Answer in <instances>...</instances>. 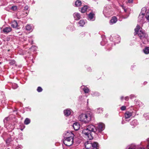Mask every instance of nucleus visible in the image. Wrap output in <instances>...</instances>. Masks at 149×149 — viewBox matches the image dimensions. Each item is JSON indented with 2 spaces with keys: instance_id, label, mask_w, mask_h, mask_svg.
I'll return each mask as SVG.
<instances>
[{
  "instance_id": "nucleus-1",
  "label": "nucleus",
  "mask_w": 149,
  "mask_h": 149,
  "mask_svg": "<svg viewBox=\"0 0 149 149\" xmlns=\"http://www.w3.org/2000/svg\"><path fill=\"white\" fill-rule=\"evenodd\" d=\"M93 132L96 134V129L93 125H88L86 128L84 129L82 131L83 136L88 139L91 140L93 136L91 133Z\"/></svg>"
},
{
  "instance_id": "nucleus-2",
  "label": "nucleus",
  "mask_w": 149,
  "mask_h": 149,
  "mask_svg": "<svg viewBox=\"0 0 149 149\" xmlns=\"http://www.w3.org/2000/svg\"><path fill=\"white\" fill-rule=\"evenodd\" d=\"M73 135L71 132H67L64 135V143L66 146H70L73 143Z\"/></svg>"
},
{
  "instance_id": "nucleus-3",
  "label": "nucleus",
  "mask_w": 149,
  "mask_h": 149,
  "mask_svg": "<svg viewBox=\"0 0 149 149\" xmlns=\"http://www.w3.org/2000/svg\"><path fill=\"white\" fill-rule=\"evenodd\" d=\"M135 31L136 33H137L138 35L140 37V39L143 42L144 40H147V35L145 33L143 30H140V26L139 25H137L136 28L135 29Z\"/></svg>"
},
{
  "instance_id": "nucleus-4",
  "label": "nucleus",
  "mask_w": 149,
  "mask_h": 149,
  "mask_svg": "<svg viewBox=\"0 0 149 149\" xmlns=\"http://www.w3.org/2000/svg\"><path fill=\"white\" fill-rule=\"evenodd\" d=\"M92 114L90 113H83L80 115L79 117V120L81 122L85 123H88L91 119Z\"/></svg>"
},
{
  "instance_id": "nucleus-5",
  "label": "nucleus",
  "mask_w": 149,
  "mask_h": 149,
  "mask_svg": "<svg viewBox=\"0 0 149 149\" xmlns=\"http://www.w3.org/2000/svg\"><path fill=\"white\" fill-rule=\"evenodd\" d=\"M104 125L102 123H100L97 124V126L96 129V134L100 132L104 129Z\"/></svg>"
},
{
  "instance_id": "nucleus-6",
  "label": "nucleus",
  "mask_w": 149,
  "mask_h": 149,
  "mask_svg": "<svg viewBox=\"0 0 149 149\" xmlns=\"http://www.w3.org/2000/svg\"><path fill=\"white\" fill-rule=\"evenodd\" d=\"M86 148L84 149H91L92 148V143L89 141H87L85 143Z\"/></svg>"
},
{
  "instance_id": "nucleus-7",
  "label": "nucleus",
  "mask_w": 149,
  "mask_h": 149,
  "mask_svg": "<svg viewBox=\"0 0 149 149\" xmlns=\"http://www.w3.org/2000/svg\"><path fill=\"white\" fill-rule=\"evenodd\" d=\"M144 15H142L140 14L139 15L138 17V21L141 22V23H143L144 22V20L145 19Z\"/></svg>"
},
{
  "instance_id": "nucleus-8",
  "label": "nucleus",
  "mask_w": 149,
  "mask_h": 149,
  "mask_svg": "<svg viewBox=\"0 0 149 149\" xmlns=\"http://www.w3.org/2000/svg\"><path fill=\"white\" fill-rule=\"evenodd\" d=\"M12 29L10 27H7L3 28L2 31L4 33H7L10 32Z\"/></svg>"
},
{
  "instance_id": "nucleus-9",
  "label": "nucleus",
  "mask_w": 149,
  "mask_h": 149,
  "mask_svg": "<svg viewBox=\"0 0 149 149\" xmlns=\"http://www.w3.org/2000/svg\"><path fill=\"white\" fill-rule=\"evenodd\" d=\"M88 19L94 21L95 20V14L92 12L91 13L88 15Z\"/></svg>"
},
{
  "instance_id": "nucleus-10",
  "label": "nucleus",
  "mask_w": 149,
  "mask_h": 149,
  "mask_svg": "<svg viewBox=\"0 0 149 149\" xmlns=\"http://www.w3.org/2000/svg\"><path fill=\"white\" fill-rule=\"evenodd\" d=\"M73 127L75 130H78L80 127L79 124L77 122L74 123L73 125Z\"/></svg>"
},
{
  "instance_id": "nucleus-11",
  "label": "nucleus",
  "mask_w": 149,
  "mask_h": 149,
  "mask_svg": "<svg viewBox=\"0 0 149 149\" xmlns=\"http://www.w3.org/2000/svg\"><path fill=\"white\" fill-rule=\"evenodd\" d=\"M73 15L75 20H78L80 18V14L78 13H75L73 14Z\"/></svg>"
},
{
  "instance_id": "nucleus-12",
  "label": "nucleus",
  "mask_w": 149,
  "mask_h": 149,
  "mask_svg": "<svg viewBox=\"0 0 149 149\" xmlns=\"http://www.w3.org/2000/svg\"><path fill=\"white\" fill-rule=\"evenodd\" d=\"M132 112L129 111H127L125 114V118L126 119L129 118L132 116Z\"/></svg>"
},
{
  "instance_id": "nucleus-13",
  "label": "nucleus",
  "mask_w": 149,
  "mask_h": 149,
  "mask_svg": "<svg viewBox=\"0 0 149 149\" xmlns=\"http://www.w3.org/2000/svg\"><path fill=\"white\" fill-rule=\"evenodd\" d=\"M117 21V18L115 17H113L110 21V24H112L116 23Z\"/></svg>"
},
{
  "instance_id": "nucleus-14",
  "label": "nucleus",
  "mask_w": 149,
  "mask_h": 149,
  "mask_svg": "<svg viewBox=\"0 0 149 149\" xmlns=\"http://www.w3.org/2000/svg\"><path fill=\"white\" fill-rule=\"evenodd\" d=\"M64 113L65 116H68L71 114V111L70 109H66L64 111Z\"/></svg>"
},
{
  "instance_id": "nucleus-15",
  "label": "nucleus",
  "mask_w": 149,
  "mask_h": 149,
  "mask_svg": "<svg viewBox=\"0 0 149 149\" xmlns=\"http://www.w3.org/2000/svg\"><path fill=\"white\" fill-rule=\"evenodd\" d=\"M26 30L31 31L33 30V26L30 24H27L26 26Z\"/></svg>"
},
{
  "instance_id": "nucleus-16",
  "label": "nucleus",
  "mask_w": 149,
  "mask_h": 149,
  "mask_svg": "<svg viewBox=\"0 0 149 149\" xmlns=\"http://www.w3.org/2000/svg\"><path fill=\"white\" fill-rule=\"evenodd\" d=\"M88 6L85 5L83 6L81 9V12L82 13H85L88 10Z\"/></svg>"
},
{
  "instance_id": "nucleus-17",
  "label": "nucleus",
  "mask_w": 149,
  "mask_h": 149,
  "mask_svg": "<svg viewBox=\"0 0 149 149\" xmlns=\"http://www.w3.org/2000/svg\"><path fill=\"white\" fill-rule=\"evenodd\" d=\"M92 148L93 149H98V143L96 142L92 143Z\"/></svg>"
},
{
  "instance_id": "nucleus-18",
  "label": "nucleus",
  "mask_w": 149,
  "mask_h": 149,
  "mask_svg": "<svg viewBox=\"0 0 149 149\" xmlns=\"http://www.w3.org/2000/svg\"><path fill=\"white\" fill-rule=\"evenodd\" d=\"M11 26L13 28H16L18 26L17 22L15 20L13 21L11 23Z\"/></svg>"
},
{
  "instance_id": "nucleus-19",
  "label": "nucleus",
  "mask_w": 149,
  "mask_h": 149,
  "mask_svg": "<svg viewBox=\"0 0 149 149\" xmlns=\"http://www.w3.org/2000/svg\"><path fill=\"white\" fill-rule=\"evenodd\" d=\"M81 1L79 0H77L75 2V5L76 7H79L81 6Z\"/></svg>"
},
{
  "instance_id": "nucleus-20",
  "label": "nucleus",
  "mask_w": 149,
  "mask_h": 149,
  "mask_svg": "<svg viewBox=\"0 0 149 149\" xmlns=\"http://www.w3.org/2000/svg\"><path fill=\"white\" fill-rule=\"evenodd\" d=\"M138 124L137 121L135 119L132 121L131 123V125L134 126L137 125Z\"/></svg>"
},
{
  "instance_id": "nucleus-21",
  "label": "nucleus",
  "mask_w": 149,
  "mask_h": 149,
  "mask_svg": "<svg viewBox=\"0 0 149 149\" xmlns=\"http://www.w3.org/2000/svg\"><path fill=\"white\" fill-rule=\"evenodd\" d=\"M78 23L79 25V26H83L85 24V22L83 19H81L80 20L79 22Z\"/></svg>"
},
{
  "instance_id": "nucleus-22",
  "label": "nucleus",
  "mask_w": 149,
  "mask_h": 149,
  "mask_svg": "<svg viewBox=\"0 0 149 149\" xmlns=\"http://www.w3.org/2000/svg\"><path fill=\"white\" fill-rule=\"evenodd\" d=\"M143 52L146 54L149 53V47H145L143 50Z\"/></svg>"
},
{
  "instance_id": "nucleus-23",
  "label": "nucleus",
  "mask_w": 149,
  "mask_h": 149,
  "mask_svg": "<svg viewBox=\"0 0 149 149\" xmlns=\"http://www.w3.org/2000/svg\"><path fill=\"white\" fill-rule=\"evenodd\" d=\"M146 11V8L145 7H144L142 8L141 13L140 14L143 15H144L145 14Z\"/></svg>"
},
{
  "instance_id": "nucleus-24",
  "label": "nucleus",
  "mask_w": 149,
  "mask_h": 149,
  "mask_svg": "<svg viewBox=\"0 0 149 149\" xmlns=\"http://www.w3.org/2000/svg\"><path fill=\"white\" fill-rule=\"evenodd\" d=\"M136 146L134 145H132L129 146L128 149H136ZM138 149H145L144 148H140Z\"/></svg>"
},
{
  "instance_id": "nucleus-25",
  "label": "nucleus",
  "mask_w": 149,
  "mask_h": 149,
  "mask_svg": "<svg viewBox=\"0 0 149 149\" xmlns=\"http://www.w3.org/2000/svg\"><path fill=\"white\" fill-rule=\"evenodd\" d=\"M30 122V120L28 118H26L24 121V123L25 125H28Z\"/></svg>"
},
{
  "instance_id": "nucleus-26",
  "label": "nucleus",
  "mask_w": 149,
  "mask_h": 149,
  "mask_svg": "<svg viewBox=\"0 0 149 149\" xmlns=\"http://www.w3.org/2000/svg\"><path fill=\"white\" fill-rule=\"evenodd\" d=\"M83 90L85 93H88L89 91V89L86 87L84 88Z\"/></svg>"
},
{
  "instance_id": "nucleus-27",
  "label": "nucleus",
  "mask_w": 149,
  "mask_h": 149,
  "mask_svg": "<svg viewBox=\"0 0 149 149\" xmlns=\"http://www.w3.org/2000/svg\"><path fill=\"white\" fill-rule=\"evenodd\" d=\"M17 7L16 6H12L10 8V9L12 10H15L17 9Z\"/></svg>"
},
{
  "instance_id": "nucleus-28",
  "label": "nucleus",
  "mask_w": 149,
  "mask_h": 149,
  "mask_svg": "<svg viewBox=\"0 0 149 149\" xmlns=\"http://www.w3.org/2000/svg\"><path fill=\"white\" fill-rule=\"evenodd\" d=\"M9 63L11 65H13L15 63V61L14 60H10V61Z\"/></svg>"
},
{
  "instance_id": "nucleus-29",
  "label": "nucleus",
  "mask_w": 149,
  "mask_h": 149,
  "mask_svg": "<svg viewBox=\"0 0 149 149\" xmlns=\"http://www.w3.org/2000/svg\"><path fill=\"white\" fill-rule=\"evenodd\" d=\"M146 17L147 19H149V10L146 13Z\"/></svg>"
},
{
  "instance_id": "nucleus-30",
  "label": "nucleus",
  "mask_w": 149,
  "mask_h": 149,
  "mask_svg": "<svg viewBox=\"0 0 149 149\" xmlns=\"http://www.w3.org/2000/svg\"><path fill=\"white\" fill-rule=\"evenodd\" d=\"M97 111L98 113H101L102 112V109L99 108L97 109Z\"/></svg>"
},
{
  "instance_id": "nucleus-31",
  "label": "nucleus",
  "mask_w": 149,
  "mask_h": 149,
  "mask_svg": "<svg viewBox=\"0 0 149 149\" xmlns=\"http://www.w3.org/2000/svg\"><path fill=\"white\" fill-rule=\"evenodd\" d=\"M42 89L40 87H38L37 89V91L38 92H41L42 91Z\"/></svg>"
},
{
  "instance_id": "nucleus-32",
  "label": "nucleus",
  "mask_w": 149,
  "mask_h": 149,
  "mask_svg": "<svg viewBox=\"0 0 149 149\" xmlns=\"http://www.w3.org/2000/svg\"><path fill=\"white\" fill-rule=\"evenodd\" d=\"M12 140L11 139H8L6 141V142L8 144Z\"/></svg>"
},
{
  "instance_id": "nucleus-33",
  "label": "nucleus",
  "mask_w": 149,
  "mask_h": 149,
  "mask_svg": "<svg viewBox=\"0 0 149 149\" xmlns=\"http://www.w3.org/2000/svg\"><path fill=\"white\" fill-rule=\"evenodd\" d=\"M126 107L125 106H123L121 107V109L123 111L125 110L126 109Z\"/></svg>"
},
{
  "instance_id": "nucleus-34",
  "label": "nucleus",
  "mask_w": 149,
  "mask_h": 149,
  "mask_svg": "<svg viewBox=\"0 0 149 149\" xmlns=\"http://www.w3.org/2000/svg\"><path fill=\"white\" fill-rule=\"evenodd\" d=\"M128 3H131L133 1V0H128Z\"/></svg>"
},
{
  "instance_id": "nucleus-35",
  "label": "nucleus",
  "mask_w": 149,
  "mask_h": 149,
  "mask_svg": "<svg viewBox=\"0 0 149 149\" xmlns=\"http://www.w3.org/2000/svg\"><path fill=\"white\" fill-rule=\"evenodd\" d=\"M125 100H128V99H129V98H128V97H125Z\"/></svg>"
},
{
  "instance_id": "nucleus-36",
  "label": "nucleus",
  "mask_w": 149,
  "mask_h": 149,
  "mask_svg": "<svg viewBox=\"0 0 149 149\" xmlns=\"http://www.w3.org/2000/svg\"><path fill=\"white\" fill-rule=\"evenodd\" d=\"M15 85L16 86V88H14L13 87V88H14V89H15V88H16L17 87V85H16V84H14L13 85Z\"/></svg>"
},
{
  "instance_id": "nucleus-37",
  "label": "nucleus",
  "mask_w": 149,
  "mask_h": 149,
  "mask_svg": "<svg viewBox=\"0 0 149 149\" xmlns=\"http://www.w3.org/2000/svg\"><path fill=\"white\" fill-rule=\"evenodd\" d=\"M120 99L121 100H123V96H122L121 97Z\"/></svg>"
},
{
  "instance_id": "nucleus-38",
  "label": "nucleus",
  "mask_w": 149,
  "mask_h": 149,
  "mask_svg": "<svg viewBox=\"0 0 149 149\" xmlns=\"http://www.w3.org/2000/svg\"><path fill=\"white\" fill-rule=\"evenodd\" d=\"M7 118H5L4 120V122H5L6 121H7Z\"/></svg>"
},
{
  "instance_id": "nucleus-39",
  "label": "nucleus",
  "mask_w": 149,
  "mask_h": 149,
  "mask_svg": "<svg viewBox=\"0 0 149 149\" xmlns=\"http://www.w3.org/2000/svg\"><path fill=\"white\" fill-rule=\"evenodd\" d=\"M147 148L148 149H149V145H148L147 146Z\"/></svg>"
},
{
  "instance_id": "nucleus-40",
  "label": "nucleus",
  "mask_w": 149,
  "mask_h": 149,
  "mask_svg": "<svg viewBox=\"0 0 149 149\" xmlns=\"http://www.w3.org/2000/svg\"><path fill=\"white\" fill-rule=\"evenodd\" d=\"M25 8L26 9H28V7L27 6H25Z\"/></svg>"
},
{
  "instance_id": "nucleus-41",
  "label": "nucleus",
  "mask_w": 149,
  "mask_h": 149,
  "mask_svg": "<svg viewBox=\"0 0 149 149\" xmlns=\"http://www.w3.org/2000/svg\"><path fill=\"white\" fill-rule=\"evenodd\" d=\"M147 141L149 143V138H148L147 139Z\"/></svg>"
},
{
  "instance_id": "nucleus-42",
  "label": "nucleus",
  "mask_w": 149,
  "mask_h": 149,
  "mask_svg": "<svg viewBox=\"0 0 149 149\" xmlns=\"http://www.w3.org/2000/svg\"><path fill=\"white\" fill-rule=\"evenodd\" d=\"M122 124H124L125 123V122H124L123 121H122Z\"/></svg>"
},
{
  "instance_id": "nucleus-43",
  "label": "nucleus",
  "mask_w": 149,
  "mask_h": 149,
  "mask_svg": "<svg viewBox=\"0 0 149 149\" xmlns=\"http://www.w3.org/2000/svg\"><path fill=\"white\" fill-rule=\"evenodd\" d=\"M144 83L145 84H146V83H147V82H144Z\"/></svg>"
},
{
  "instance_id": "nucleus-44",
  "label": "nucleus",
  "mask_w": 149,
  "mask_h": 149,
  "mask_svg": "<svg viewBox=\"0 0 149 149\" xmlns=\"http://www.w3.org/2000/svg\"><path fill=\"white\" fill-rule=\"evenodd\" d=\"M124 10H125V12H126V10H125V9H124Z\"/></svg>"
},
{
  "instance_id": "nucleus-45",
  "label": "nucleus",
  "mask_w": 149,
  "mask_h": 149,
  "mask_svg": "<svg viewBox=\"0 0 149 149\" xmlns=\"http://www.w3.org/2000/svg\"><path fill=\"white\" fill-rule=\"evenodd\" d=\"M122 6L123 8V6Z\"/></svg>"
},
{
  "instance_id": "nucleus-46",
  "label": "nucleus",
  "mask_w": 149,
  "mask_h": 149,
  "mask_svg": "<svg viewBox=\"0 0 149 149\" xmlns=\"http://www.w3.org/2000/svg\"><path fill=\"white\" fill-rule=\"evenodd\" d=\"M1 64V63L0 62V64Z\"/></svg>"
}]
</instances>
